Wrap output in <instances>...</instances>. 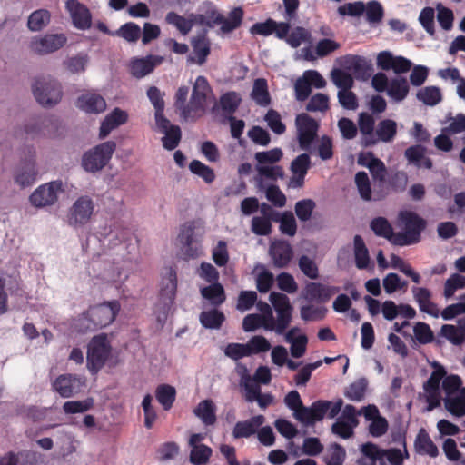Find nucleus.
<instances>
[{"mask_svg":"<svg viewBox=\"0 0 465 465\" xmlns=\"http://www.w3.org/2000/svg\"><path fill=\"white\" fill-rule=\"evenodd\" d=\"M28 155L25 157V162L18 168L15 174V182L22 187L32 185L37 175L35 166V149L33 146L26 148Z\"/></svg>","mask_w":465,"mask_h":465,"instance_id":"dca6fc26","label":"nucleus"},{"mask_svg":"<svg viewBox=\"0 0 465 465\" xmlns=\"http://www.w3.org/2000/svg\"><path fill=\"white\" fill-rule=\"evenodd\" d=\"M355 264L358 269H366L370 263L369 251L361 235L353 238Z\"/></svg>","mask_w":465,"mask_h":465,"instance_id":"f704fd0d","label":"nucleus"},{"mask_svg":"<svg viewBox=\"0 0 465 465\" xmlns=\"http://www.w3.org/2000/svg\"><path fill=\"white\" fill-rule=\"evenodd\" d=\"M66 9L70 13L74 25L81 30L90 28L92 16L89 9L77 0H67Z\"/></svg>","mask_w":465,"mask_h":465,"instance_id":"6ab92c4d","label":"nucleus"},{"mask_svg":"<svg viewBox=\"0 0 465 465\" xmlns=\"http://www.w3.org/2000/svg\"><path fill=\"white\" fill-rule=\"evenodd\" d=\"M189 88L181 86L175 94L174 106L180 111V116L184 121H194L193 110L190 108V102L186 104Z\"/></svg>","mask_w":465,"mask_h":465,"instance_id":"cd10ccee","label":"nucleus"},{"mask_svg":"<svg viewBox=\"0 0 465 465\" xmlns=\"http://www.w3.org/2000/svg\"><path fill=\"white\" fill-rule=\"evenodd\" d=\"M17 465H39L42 462V455L30 450H23L15 452Z\"/></svg>","mask_w":465,"mask_h":465,"instance_id":"052dcab7","label":"nucleus"},{"mask_svg":"<svg viewBox=\"0 0 465 465\" xmlns=\"http://www.w3.org/2000/svg\"><path fill=\"white\" fill-rule=\"evenodd\" d=\"M193 413L205 425H213L216 421L215 406L211 400L202 401L193 410Z\"/></svg>","mask_w":465,"mask_h":465,"instance_id":"2f4dec72","label":"nucleus"},{"mask_svg":"<svg viewBox=\"0 0 465 465\" xmlns=\"http://www.w3.org/2000/svg\"><path fill=\"white\" fill-rule=\"evenodd\" d=\"M157 58L148 55L145 58L134 59L131 63V73L136 78H142L152 73L156 65Z\"/></svg>","mask_w":465,"mask_h":465,"instance_id":"c85d7f7f","label":"nucleus"},{"mask_svg":"<svg viewBox=\"0 0 465 465\" xmlns=\"http://www.w3.org/2000/svg\"><path fill=\"white\" fill-rule=\"evenodd\" d=\"M85 385V378L77 374L59 375L52 383V388L62 398H70L79 393Z\"/></svg>","mask_w":465,"mask_h":465,"instance_id":"f8f14e48","label":"nucleus"},{"mask_svg":"<svg viewBox=\"0 0 465 465\" xmlns=\"http://www.w3.org/2000/svg\"><path fill=\"white\" fill-rule=\"evenodd\" d=\"M224 320V314L216 309L203 311L199 316L201 324L206 329H220Z\"/></svg>","mask_w":465,"mask_h":465,"instance_id":"e433bc0d","label":"nucleus"},{"mask_svg":"<svg viewBox=\"0 0 465 465\" xmlns=\"http://www.w3.org/2000/svg\"><path fill=\"white\" fill-rule=\"evenodd\" d=\"M115 150L116 143L114 141H107L93 147L84 153L82 167L92 173L101 171L110 162Z\"/></svg>","mask_w":465,"mask_h":465,"instance_id":"423d86ee","label":"nucleus"},{"mask_svg":"<svg viewBox=\"0 0 465 465\" xmlns=\"http://www.w3.org/2000/svg\"><path fill=\"white\" fill-rule=\"evenodd\" d=\"M264 421L263 415H256L249 420L238 421L233 428L232 436L234 439L249 438L257 432Z\"/></svg>","mask_w":465,"mask_h":465,"instance_id":"4be33fe9","label":"nucleus"},{"mask_svg":"<svg viewBox=\"0 0 465 465\" xmlns=\"http://www.w3.org/2000/svg\"><path fill=\"white\" fill-rule=\"evenodd\" d=\"M264 121L267 123L269 128L276 134H282L286 131L285 124L282 122L280 114L274 110L270 109L264 115Z\"/></svg>","mask_w":465,"mask_h":465,"instance_id":"4d7b16f0","label":"nucleus"},{"mask_svg":"<svg viewBox=\"0 0 465 465\" xmlns=\"http://www.w3.org/2000/svg\"><path fill=\"white\" fill-rule=\"evenodd\" d=\"M241 104V98L235 92H228L220 97L219 104L225 116L232 115Z\"/></svg>","mask_w":465,"mask_h":465,"instance_id":"c03bdc74","label":"nucleus"},{"mask_svg":"<svg viewBox=\"0 0 465 465\" xmlns=\"http://www.w3.org/2000/svg\"><path fill=\"white\" fill-rule=\"evenodd\" d=\"M397 134V123L391 119H384L378 123L375 135L382 143H391Z\"/></svg>","mask_w":465,"mask_h":465,"instance_id":"473e14b6","label":"nucleus"},{"mask_svg":"<svg viewBox=\"0 0 465 465\" xmlns=\"http://www.w3.org/2000/svg\"><path fill=\"white\" fill-rule=\"evenodd\" d=\"M432 366L435 370L431 372L430 378L423 384L424 391H432L435 393L440 391V381L446 376L447 371L445 368L440 365L439 362L434 361Z\"/></svg>","mask_w":465,"mask_h":465,"instance_id":"a19ab883","label":"nucleus"},{"mask_svg":"<svg viewBox=\"0 0 465 465\" xmlns=\"http://www.w3.org/2000/svg\"><path fill=\"white\" fill-rule=\"evenodd\" d=\"M248 137L255 143L261 146H267L271 142V135L261 126H252L247 133Z\"/></svg>","mask_w":465,"mask_h":465,"instance_id":"774afa93","label":"nucleus"},{"mask_svg":"<svg viewBox=\"0 0 465 465\" xmlns=\"http://www.w3.org/2000/svg\"><path fill=\"white\" fill-rule=\"evenodd\" d=\"M76 105L89 114H99L105 110V100L97 94H85L78 97Z\"/></svg>","mask_w":465,"mask_h":465,"instance_id":"b1692460","label":"nucleus"},{"mask_svg":"<svg viewBox=\"0 0 465 465\" xmlns=\"http://www.w3.org/2000/svg\"><path fill=\"white\" fill-rule=\"evenodd\" d=\"M94 210V203L91 197H78L68 211V225L75 229L84 226L90 222Z\"/></svg>","mask_w":465,"mask_h":465,"instance_id":"1a4fd4ad","label":"nucleus"},{"mask_svg":"<svg viewBox=\"0 0 465 465\" xmlns=\"http://www.w3.org/2000/svg\"><path fill=\"white\" fill-rule=\"evenodd\" d=\"M415 448L419 453L428 454L432 458L437 457L439 454L437 446L424 429H421L416 437Z\"/></svg>","mask_w":465,"mask_h":465,"instance_id":"7c9ffc66","label":"nucleus"},{"mask_svg":"<svg viewBox=\"0 0 465 465\" xmlns=\"http://www.w3.org/2000/svg\"><path fill=\"white\" fill-rule=\"evenodd\" d=\"M51 20V14L46 9L34 11L27 19V27L32 32H38L44 29Z\"/></svg>","mask_w":465,"mask_h":465,"instance_id":"72a5a7b5","label":"nucleus"},{"mask_svg":"<svg viewBox=\"0 0 465 465\" xmlns=\"http://www.w3.org/2000/svg\"><path fill=\"white\" fill-rule=\"evenodd\" d=\"M425 147L416 144L408 147L404 152V156L409 163L413 164L417 168L431 169L433 166L432 161L425 156Z\"/></svg>","mask_w":465,"mask_h":465,"instance_id":"393cba45","label":"nucleus"},{"mask_svg":"<svg viewBox=\"0 0 465 465\" xmlns=\"http://www.w3.org/2000/svg\"><path fill=\"white\" fill-rule=\"evenodd\" d=\"M140 35V26L133 22L125 23L117 31L114 32V35L122 37L130 43L136 42L139 39Z\"/></svg>","mask_w":465,"mask_h":465,"instance_id":"8fccbe9b","label":"nucleus"},{"mask_svg":"<svg viewBox=\"0 0 465 465\" xmlns=\"http://www.w3.org/2000/svg\"><path fill=\"white\" fill-rule=\"evenodd\" d=\"M410 91L408 81L405 77H396L390 81L387 95L394 102L403 101Z\"/></svg>","mask_w":465,"mask_h":465,"instance_id":"a878e982","label":"nucleus"},{"mask_svg":"<svg viewBox=\"0 0 465 465\" xmlns=\"http://www.w3.org/2000/svg\"><path fill=\"white\" fill-rule=\"evenodd\" d=\"M193 16L195 23L201 25H206L208 27H213L223 21V15L213 8L206 11L204 14Z\"/></svg>","mask_w":465,"mask_h":465,"instance_id":"603ef678","label":"nucleus"},{"mask_svg":"<svg viewBox=\"0 0 465 465\" xmlns=\"http://www.w3.org/2000/svg\"><path fill=\"white\" fill-rule=\"evenodd\" d=\"M417 99L428 106H435L442 100L440 89L437 86H426L418 91Z\"/></svg>","mask_w":465,"mask_h":465,"instance_id":"ea45409f","label":"nucleus"},{"mask_svg":"<svg viewBox=\"0 0 465 465\" xmlns=\"http://www.w3.org/2000/svg\"><path fill=\"white\" fill-rule=\"evenodd\" d=\"M340 291L336 286H326L320 282H309L303 291V297L308 302H326Z\"/></svg>","mask_w":465,"mask_h":465,"instance_id":"aec40b11","label":"nucleus"},{"mask_svg":"<svg viewBox=\"0 0 465 465\" xmlns=\"http://www.w3.org/2000/svg\"><path fill=\"white\" fill-rule=\"evenodd\" d=\"M201 294L213 306H219L225 301L223 287L218 282H213L209 286L202 288Z\"/></svg>","mask_w":465,"mask_h":465,"instance_id":"c9c22d12","label":"nucleus"},{"mask_svg":"<svg viewBox=\"0 0 465 465\" xmlns=\"http://www.w3.org/2000/svg\"><path fill=\"white\" fill-rule=\"evenodd\" d=\"M299 146L305 152L312 153V144L317 138L319 123L311 115L302 113L295 118Z\"/></svg>","mask_w":465,"mask_h":465,"instance_id":"6e6552de","label":"nucleus"},{"mask_svg":"<svg viewBox=\"0 0 465 465\" xmlns=\"http://www.w3.org/2000/svg\"><path fill=\"white\" fill-rule=\"evenodd\" d=\"M120 310L117 301L106 302L90 307L76 321L75 328L78 331H94L111 324Z\"/></svg>","mask_w":465,"mask_h":465,"instance_id":"f257e3e1","label":"nucleus"},{"mask_svg":"<svg viewBox=\"0 0 465 465\" xmlns=\"http://www.w3.org/2000/svg\"><path fill=\"white\" fill-rule=\"evenodd\" d=\"M366 20L370 24H379L384 15L382 5L377 0H371L365 6Z\"/></svg>","mask_w":465,"mask_h":465,"instance_id":"5fc2aeb1","label":"nucleus"},{"mask_svg":"<svg viewBox=\"0 0 465 465\" xmlns=\"http://www.w3.org/2000/svg\"><path fill=\"white\" fill-rule=\"evenodd\" d=\"M411 292L415 302L418 303L420 312H425L434 318L439 317L437 305L431 302V292L424 287H412Z\"/></svg>","mask_w":465,"mask_h":465,"instance_id":"412c9836","label":"nucleus"},{"mask_svg":"<svg viewBox=\"0 0 465 465\" xmlns=\"http://www.w3.org/2000/svg\"><path fill=\"white\" fill-rule=\"evenodd\" d=\"M63 192L61 181H53L40 185L30 195L29 200L32 205L37 208L50 206L58 200V193Z\"/></svg>","mask_w":465,"mask_h":465,"instance_id":"9b49d317","label":"nucleus"},{"mask_svg":"<svg viewBox=\"0 0 465 465\" xmlns=\"http://www.w3.org/2000/svg\"><path fill=\"white\" fill-rule=\"evenodd\" d=\"M370 228L379 237H383L394 244L396 233L389 221L384 217H377L371 220Z\"/></svg>","mask_w":465,"mask_h":465,"instance_id":"c756f323","label":"nucleus"},{"mask_svg":"<svg viewBox=\"0 0 465 465\" xmlns=\"http://www.w3.org/2000/svg\"><path fill=\"white\" fill-rule=\"evenodd\" d=\"M127 118L126 112L120 108H114L101 123L99 137L101 139L105 138L114 129L124 124Z\"/></svg>","mask_w":465,"mask_h":465,"instance_id":"5701e85b","label":"nucleus"},{"mask_svg":"<svg viewBox=\"0 0 465 465\" xmlns=\"http://www.w3.org/2000/svg\"><path fill=\"white\" fill-rule=\"evenodd\" d=\"M177 290L176 272L170 268L166 275L163 277L162 287L160 291V301L163 303L164 311H169L173 306Z\"/></svg>","mask_w":465,"mask_h":465,"instance_id":"a211bd4d","label":"nucleus"},{"mask_svg":"<svg viewBox=\"0 0 465 465\" xmlns=\"http://www.w3.org/2000/svg\"><path fill=\"white\" fill-rule=\"evenodd\" d=\"M189 169L193 174L201 177L206 183H211L215 179L213 170L199 160H193L189 164Z\"/></svg>","mask_w":465,"mask_h":465,"instance_id":"49530a36","label":"nucleus"},{"mask_svg":"<svg viewBox=\"0 0 465 465\" xmlns=\"http://www.w3.org/2000/svg\"><path fill=\"white\" fill-rule=\"evenodd\" d=\"M404 223V232L396 233L394 245L407 246L418 243L420 241V233L425 230L427 222L414 212H404L400 214Z\"/></svg>","mask_w":465,"mask_h":465,"instance_id":"39448f33","label":"nucleus"},{"mask_svg":"<svg viewBox=\"0 0 465 465\" xmlns=\"http://www.w3.org/2000/svg\"><path fill=\"white\" fill-rule=\"evenodd\" d=\"M110 353L105 335L92 339L87 351V367L91 372L98 371L105 363Z\"/></svg>","mask_w":465,"mask_h":465,"instance_id":"9d476101","label":"nucleus"},{"mask_svg":"<svg viewBox=\"0 0 465 465\" xmlns=\"http://www.w3.org/2000/svg\"><path fill=\"white\" fill-rule=\"evenodd\" d=\"M269 301L276 312V318L272 315V320L266 324L265 330L282 335L292 322L293 307L290 298L282 292H271Z\"/></svg>","mask_w":465,"mask_h":465,"instance_id":"7ed1b4c3","label":"nucleus"},{"mask_svg":"<svg viewBox=\"0 0 465 465\" xmlns=\"http://www.w3.org/2000/svg\"><path fill=\"white\" fill-rule=\"evenodd\" d=\"M32 90L35 98L43 106L52 107L57 104L63 96L61 84L50 76L36 78Z\"/></svg>","mask_w":465,"mask_h":465,"instance_id":"0eeeda50","label":"nucleus"},{"mask_svg":"<svg viewBox=\"0 0 465 465\" xmlns=\"http://www.w3.org/2000/svg\"><path fill=\"white\" fill-rule=\"evenodd\" d=\"M298 265L302 272L310 279L315 280L319 277V270L315 262L307 255L299 258Z\"/></svg>","mask_w":465,"mask_h":465,"instance_id":"e2e57ef3","label":"nucleus"},{"mask_svg":"<svg viewBox=\"0 0 465 465\" xmlns=\"http://www.w3.org/2000/svg\"><path fill=\"white\" fill-rule=\"evenodd\" d=\"M441 335L453 345H461L464 342L463 334L459 328L451 324H444L440 329Z\"/></svg>","mask_w":465,"mask_h":465,"instance_id":"338daca9","label":"nucleus"},{"mask_svg":"<svg viewBox=\"0 0 465 465\" xmlns=\"http://www.w3.org/2000/svg\"><path fill=\"white\" fill-rule=\"evenodd\" d=\"M210 45L204 39H197L193 43V54L188 56V61L203 64L210 54Z\"/></svg>","mask_w":465,"mask_h":465,"instance_id":"79ce46f5","label":"nucleus"},{"mask_svg":"<svg viewBox=\"0 0 465 465\" xmlns=\"http://www.w3.org/2000/svg\"><path fill=\"white\" fill-rule=\"evenodd\" d=\"M355 183L360 196L365 201H370L371 198V188L368 174L363 171L358 172L355 174Z\"/></svg>","mask_w":465,"mask_h":465,"instance_id":"6e6d98bb","label":"nucleus"},{"mask_svg":"<svg viewBox=\"0 0 465 465\" xmlns=\"http://www.w3.org/2000/svg\"><path fill=\"white\" fill-rule=\"evenodd\" d=\"M329 109V97L328 95L317 93L312 95L306 104L308 112H325Z\"/></svg>","mask_w":465,"mask_h":465,"instance_id":"69168bd1","label":"nucleus"},{"mask_svg":"<svg viewBox=\"0 0 465 465\" xmlns=\"http://www.w3.org/2000/svg\"><path fill=\"white\" fill-rule=\"evenodd\" d=\"M345 66L353 70L355 74L363 73L370 68L368 61L360 55H346L344 56Z\"/></svg>","mask_w":465,"mask_h":465,"instance_id":"0e129e2a","label":"nucleus"},{"mask_svg":"<svg viewBox=\"0 0 465 465\" xmlns=\"http://www.w3.org/2000/svg\"><path fill=\"white\" fill-rule=\"evenodd\" d=\"M165 20L168 24L174 25L183 35H187L193 28V19H186L175 12H169Z\"/></svg>","mask_w":465,"mask_h":465,"instance_id":"a18cd8bd","label":"nucleus"},{"mask_svg":"<svg viewBox=\"0 0 465 465\" xmlns=\"http://www.w3.org/2000/svg\"><path fill=\"white\" fill-rule=\"evenodd\" d=\"M444 406L455 417L465 416V387L460 388L456 395L446 396Z\"/></svg>","mask_w":465,"mask_h":465,"instance_id":"bb28decb","label":"nucleus"},{"mask_svg":"<svg viewBox=\"0 0 465 465\" xmlns=\"http://www.w3.org/2000/svg\"><path fill=\"white\" fill-rule=\"evenodd\" d=\"M246 344L242 343H229L223 352L224 355L233 361H238L243 357L251 355V351Z\"/></svg>","mask_w":465,"mask_h":465,"instance_id":"bf43d9fd","label":"nucleus"},{"mask_svg":"<svg viewBox=\"0 0 465 465\" xmlns=\"http://www.w3.org/2000/svg\"><path fill=\"white\" fill-rule=\"evenodd\" d=\"M61 126L53 115H38L28 119L22 127L15 131V136L21 139L55 138Z\"/></svg>","mask_w":465,"mask_h":465,"instance_id":"f03ea898","label":"nucleus"},{"mask_svg":"<svg viewBox=\"0 0 465 465\" xmlns=\"http://www.w3.org/2000/svg\"><path fill=\"white\" fill-rule=\"evenodd\" d=\"M212 453L213 450L210 447L200 444L197 447L192 448L189 460L193 465H204L208 462Z\"/></svg>","mask_w":465,"mask_h":465,"instance_id":"09e8293b","label":"nucleus"},{"mask_svg":"<svg viewBox=\"0 0 465 465\" xmlns=\"http://www.w3.org/2000/svg\"><path fill=\"white\" fill-rule=\"evenodd\" d=\"M269 255L275 268H286L293 257L292 245L283 240L274 241L269 247Z\"/></svg>","mask_w":465,"mask_h":465,"instance_id":"f3484780","label":"nucleus"},{"mask_svg":"<svg viewBox=\"0 0 465 465\" xmlns=\"http://www.w3.org/2000/svg\"><path fill=\"white\" fill-rule=\"evenodd\" d=\"M164 136L162 138L163 146L168 151L174 150L182 138L181 128L178 125H172L170 129L163 132Z\"/></svg>","mask_w":465,"mask_h":465,"instance_id":"de8ad7c7","label":"nucleus"},{"mask_svg":"<svg viewBox=\"0 0 465 465\" xmlns=\"http://www.w3.org/2000/svg\"><path fill=\"white\" fill-rule=\"evenodd\" d=\"M67 42L64 34H46L44 36H35L30 42V48L38 54H47L62 48Z\"/></svg>","mask_w":465,"mask_h":465,"instance_id":"4468645a","label":"nucleus"},{"mask_svg":"<svg viewBox=\"0 0 465 465\" xmlns=\"http://www.w3.org/2000/svg\"><path fill=\"white\" fill-rule=\"evenodd\" d=\"M94 405V400L87 398L84 401H66L63 405V410L66 414L83 413L90 410Z\"/></svg>","mask_w":465,"mask_h":465,"instance_id":"864d4df0","label":"nucleus"},{"mask_svg":"<svg viewBox=\"0 0 465 465\" xmlns=\"http://www.w3.org/2000/svg\"><path fill=\"white\" fill-rule=\"evenodd\" d=\"M343 401L339 399L335 402L319 400L310 407L302 409V411L296 414V420L304 426H313L316 421L322 420L328 412L330 419L335 418L341 411Z\"/></svg>","mask_w":465,"mask_h":465,"instance_id":"20e7f679","label":"nucleus"},{"mask_svg":"<svg viewBox=\"0 0 465 465\" xmlns=\"http://www.w3.org/2000/svg\"><path fill=\"white\" fill-rule=\"evenodd\" d=\"M331 77L333 84L341 90L351 89L353 86L352 76L341 69H333Z\"/></svg>","mask_w":465,"mask_h":465,"instance_id":"13d9d810","label":"nucleus"},{"mask_svg":"<svg viewBox=\"0 0 465 465\" xmlns=\"http://www.w3.org/2000/svg\"><path fill=\"white\" fill-rule=\"evenodd\" d=\"M316 207V203L312 199H302L295 203V213L302 222H307L311 219L312 213Z\"/></svg>","mask_w":465,"mask_h":465,"instance_id":"3c124183","label":"nucleus"},{"mask_svg":"<svg viewBox=\"0 0 465 465\" xmlns=\"http://www.w3.org/2000/svg\"><path fill=\"white\" fill-rule=\"evenodd\" d=\"M195 227L193 222L185 223L180 231L178 239L183 245L182 252L184 259H194L202 254V246L195 237Z\"/></svg>","mask_w":465,"mask_h":465,"instance_id":"ddd939ff","label":"nucleus"},{"mask_svg":"<svg viewBox=\"0 0 465 465\" xmlns=\"http://www.w3.org/2000/svg\"><path fill=\"white\" fill-rule=\"evenodd\" d=\"M212 93L207 79L199 75L194 82L190 98V108L193 110L194 120L200 116V113L204 112L207 98Z\"/></svg>","mask_w":465,"mask_h":465,"instance_id":"2eb2a0df","label":"nucleus"},{"mask_svg":"<svg viewBox=\"0 0 465 465\" xmlns=\"http://www.w3.org/2000/svg\"><path fill=\"white\" fill-rule=\"evenodd\" d=\"M367 387L368 380L364 377L359 378L346 388L344 396L352 401H361L364 399Z\"/></svg>","mask_w":465,"mask_h":465,"instance_id":"58836bf2","label":"nucleus"},{"mask_svg":"<svg viewBox=\"0 0 465 465\" xmlns=\"http://www.w3.org/2000/svg\"><path fill=\"white\" fill-rule=\"evenodd\" d=\"M155 397L163 410L168 411L172 408L175 401L176 390L171 385L161 384L155 390Z\"/></svg>","mask_w":465,"mask_h":465,"instance_id":"4c0bfd02","label":"nucleus"},{"mask_svg":"<svg viewBox=\"0 0 465 465\" xmlns=\"http://www.w3.org/2000/svg\"><path fill=\"white\" fill-rule=\"evenodd\" d=\"M465 287V276L458 273L452 274L444 284V297L449 299L452 297L458 289Z\"/></svg>","mask_w":465,"mask_h":465,"instance_id":"680f3d73","label":"nucleus"},{"mask_svg":"<svg viewBox=\"0 0 465 465\" xmlns=\"http://www.w3.org/2000/svg\"><path fill=\"white\" fill-rule=\"evenodd\" d=\"M252 97L259 105L262 106H266L271 103L267 82L265 79L258 78L254 81Z\"/></svg>","mask_w":465,"mask_h":465,"instance_id":"37998d69","label":"nucleus"}]
</instances>
